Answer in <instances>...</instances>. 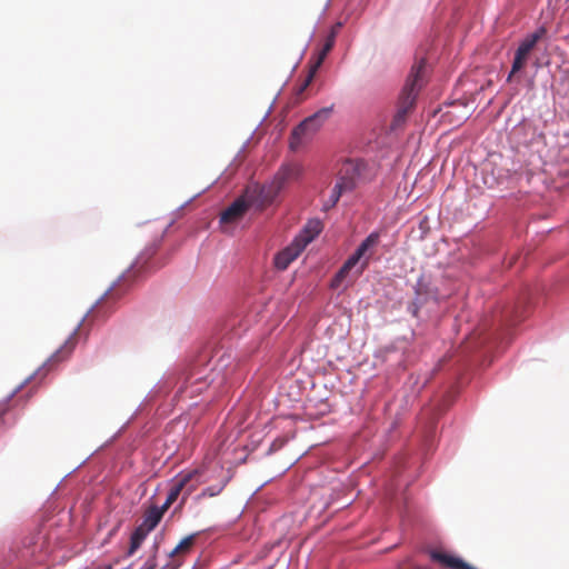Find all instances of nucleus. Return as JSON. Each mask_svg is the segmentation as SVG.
<instances>
[{
    "label": "nucleus",
    "mask_w": 569,
    "mask_h": 569,
    "mask_svg": "<svg viewBox=\"0 0 569 569\" xmlns=\"http://www.w3.org/2000/svg\"><path fill=\"white\" fill-rule=\"evenodd\" d=\"M427 66L426 60L420 59L416 64L412 66L411 71L408 76L406 84L399 97L398 110L392 119L391 129L396 130L400 128L410 110L413 108L416 98L419 91L426 83Z\"/></svg>",
    "instance_id": "f257e3e1"
},
{
    "label": "nucleus",
    "mask_w": 569,
    "mask_h": 569,
    "mask_svg": "<svg viewBox=\"0 0 569 569\" xmlns=\"http://www.w3.org/2000/svg\"><path fill=\"white\" fill-rule=\"evenodd\" d=\"M380 242V232H371L357 248L353 254H351L339 271L336 273L331 281V287L338 288L342 281L348 277L349 272L359 264L356 270V276H360L369 266V260L376 253V249Z\"/></svg>",
    "instance_id": "f03ea898"
},
{
    "label": "nucleus",
    "mask_w": 569,
    "mask_h": 569,
    "mask_svg": "<svg viewBox=\"0 0 569 569\" xmlns=\"http://www.w3.org/2000/svg\"><path fill=\"white\" fill-rule=\"evenodd\" d=\"M546 34L547 28L541 26L520 41L518 48L515 51L511 70L507 77V82L511 83L515 80H520V73L527 67L533 49Z\"/></svg>",
    "instance_id": "7ed1b4c3"
},
{
    "label": "nucleus",
    "mask_w": 569,
    "mask_h": 569,
    "mask_svg": "<svg viewBox=\"0 0 569 569\" xmlns=\"http://www.w3.org/2000/svg\"><path fill=\"white\" fill-rule=\"evenodd\" d=\"M200 476L201 471L199 469L182 471L177 475L172 480L167 499L160 508L167 511L181 493H183L182 502H184L201 483Z\"/></svg>",
    "instance_id": "20e7f679"
},
{
    "label": "nucleus",
    "mask_w": 569,
    "mask_h": 569,
    "mask_svg": "<svg viewBox=\"0 0 569 569\" xmlns=\"http://www.w3.org/2000/svg\"><path fill=\"white\" fill-rule=\"evenodd\" d=\"M332 108V106L322 108L300 122L291 133L290 148L297 150L305 139L313 136L330 117Z\"/></svg>",
    "instance_id": "39448f33"
},
{
    "label": "nucleus",
    "mask_w": 569,
    "mask_h": 569,
    "mask_svg": "<svg viewBox=\"0 0 569 569\" xmlns=\"http://www.w3.org/2000/svg\"><path fill=\"white\" fill-rule=\"evenodd\" d=\"M302 171V166L297 162L281 166L266 192V198L272 201L288 184L299 180Z\"/></svg>",
    "instance_id": "423d86ee"
},
{
    "label": "nucleus",
    "mask_w": 569,
    "mask_h": 569,
    "mask_svg": "<svg viewBox=\"0 0 569 569\" xmlns=\"http://www.w3.org/2000/svg\"><path fill=\"white\" fill-rule=\"evenodd\" d=\"M333 46H335V34L332 33L326 39L321 50L317 53V56L311 58L309 72H308L306 79L303 80V82L298 88L297 94H301L310 86L316 73L318 72L319 68L323 63L328 53L332 50Z\"/></svg>",
    "instance_id": "0eeeda50"
},
{
    "label": "nucleus",
    "mask_w": 569,
    "mask_h": 569,
    "mask_svg": "<svg viewBox=\"0 0 569 569\" xmlns=\"http://www.w3.org/2000/svg\"><path fill=\"white\" fill-rule=\"evenodd\" d=\"M249 208L250 203L246 200L244 197L236 199L220 213V224L224 230H227V226L239 222Z\"/></svg>",
    "instance_id": "6e6552de"
},
{
    "label": "nucleus",
    "mask_w": 569,
    "mask_h": 569,
    "mask_svg": "<svg viewBox=\"0 0 569 569\" xmlns=\"http://www.w3.org/2000/svg\"><path fill=\"white\" fill-rule=\"evenodd\" d=\"M358 176L359 172L356 164L352 161H346L339 171V178L333 187V190L338 191L340 196H342L345 192L353 190Z\"/></svg>",
    "instance_id": "1a4fd4ad"
},
{
    "label": "nucleus",
    "mask_w": 569,
    "mask_h": 569,
    "mask_svg": "<svg viewBox=\"0 0 569 569\" xmlns=\"http://www.w3.org/2000/svg\"><path fill=\"white\" fill-rule=\"evenodd\" d=\"M303 249L300 243L293 240L290 246L276 254L273 260L274 267L279 270H286L289 264L299 257Z\"/></svg>",
    "instance_id": "9d476101"
},
{
    "label": "nucleus",
    "mask_w": 569,
    "mask_h": 569,
    "mask_svg": "<svg viewBox=\"0 0 569 569\" xmlns=\"http://www.w3.org/2000/svg\"><path fill=\"white\" fill-rule=\"evenodd\" d=\"M80 325L73 330V332L69 336V338L66 340V342L51 356V358L48 360L50 366H53L56 363H59L70 357V355L73 352L77 342H78V331H79Z\"/></svg>",
    "instance_id": "9b49d317"
},
{
    "label": "nucleus",
    "mask_w": 569,
    "mask_h": 569,
    "mask_svg": "<svg viewBox=\"0 0 569 569\" xmlns=\"http://www.w3.org/2000/svg\"><path fill=\"white\" fill-rule=\"evenodd\" d=\"M196 538H197V533H192V535L184 537L177 545V547L169 553V557L173 559V562H174L173 568L174 569L178 568L181 565L182 559L191 552L192 547L196 541Z\"/></svg>",
    "instance_id": "f8f14e48"
},
{
    "label": "nucleus",
    "mask_w": 569,
    "mask_h": 569,
    "mask_svg": "<svg viewBox=\"0 0 569 569\" xmlns=\"http://www.w3.org/2000/svg\"><path fill=\"white\" fill-rule=\"evenodd\" d=\"M322 230V223L318 219L309 220L303 230L295 240L306 248Z\"/></svg>",
    "instance_id": "ddd939ff"
},
{
    "label": "nucleus",
    "mask_w": 569,
    "mask_h": 569,
    "mask_svg": "<svg viewBox=\"0 0 569 569\" xmlns=\"http://www.w3.org/2000/svg\"><path fill=\"white\" fill-rule=\"evenodd\" d=\"M164 510L160 507L152 506L150 507L143 515L142 522L138 526L141 529H144V531L150 532L152 531L158 523L161 521Z\"/></svg>",
    "instance_id": "4468645a"
},
{
    "label": "nucleus",
    "mask_w": 569,
    "mask_h": 569,
    "mask_svg": "<svg viewBox=\"0 0 569 569\" xmlns=\"http://www.w3.org/2000/svg\"><path fill=\"white\" fill-rule=\"evenodd\" d=\"M148 533L149 532L144 531V529H141L139 527L134 529L130 538L128 556H132L140 548Z\"/></svg>",
    "instance_id": "2eb2a0df"
},
{
    "label": "nucleus",
    "mask_w": 569,
    "mask_h": 569,
    "mask_svg": "<svg viewBox=\"0 0 569 569\" xmlns=\"http://www.w3.org/2000/svg\"><path fill=\"white\" fill-rule=\"evenodd\" d=\"M422 292H423V282L422 280H419L418 283H417V288H416V293H417V300L413 301L410 306H409V311L412 313V316L417 317L418 316V310H419V303L422 302Z\"/></svg>",
    "instance_id": "dca6fc26"
},
{
    "label": "nucleus",
    "mask_w": 569,
    "mask_h": 569,
    "mask_svg": "<svg viewBox=\"0 0 569 569\" xmlns=\"http://www.w3.org/2000/svg\"><path fill=\"white\" fill-rule=\"evenodd\" d=\"M340 197H341V196L339 194V192H338V191H335V190L332 189V191H331V194H330L329 199H328V200L325 202V204H323V210H326V211H327V210H329V209L333 208V207L337 204V202L339 201Z\"/></svg>",
    "instance_id": "f3484780"
},
{
    "label": "nucleus",
    "mask_w": 569,
    "mask_h": 569,
    "mask_svg": "<svg viewBox=\"0 0 569 569\" xmlns=\"http://www.w3.org/2000/svg\"><path fill=\"white\" fill-rule=\"evenodd\" d=\"M222 490V487H208L206 489L202 490V492L200 493L199 497L203 498V497H214L217 495H219Z\"/></svg>",
    "instance_id": "a211bd4d"
},
{
    "label": "nucleus",
    "mask_w": 569,
    "mask_h": 569,
    "mask_svg": "<svg viewBox=\"0 0 569 569\" xmlns=\"http://www.w3.org/2000/svg\"><path fill=\"white\" fill-rule=\"evenodd\" d=\"M157 568V560L156 555L150 557L141 567V569H156Z\"/></svg>",
    "instance_id": "6ab92c4d"
},
{
    "label": "nucleus",
    "mask_w": 569,
    "mask_h": 569,
    "mask_svg": "<svg viewBox=\"0 0 569 569\" xmlns=\"http://www.w3.org/2000/svg\"><path fill=\"white\" fill-rule=\"evenodd\" d=\"M8 405L6 402L0 403V418L7 412Z\"/></svg>",
    "instance_id": "aec40b11"
},
{
    "label": "nucleus",
    "mask_w": 569,
    "mask_h": 569,
    "mask_svg": "<svg viewBox=\"0 0 569 569\" xmlns=\"http://www.w3.org/2000/svg\"><path fill=\"white\" fill-rule=\"evenodd\" d=\"M281 445H282V442L278 443V441H273L271 445V450H276V449L280 448Z\"/></svg>",
    "instance_id": "412c9836"
},
{
    "label": "nucleus",
    "mask_w": 569,
    "mask_h": 569,
    "mask_svg": "<svg viewBox=\"0 0 569 569\" xmlns=\"http://www.w3.org/2000/svg\"><path fill=\"white\" fill-rule=\"evenodd\" d=\"M98 569H113L111 563L100 566Z\"/></svg>",
    "instance_id": "4be33fe9"
}]
</instances>
